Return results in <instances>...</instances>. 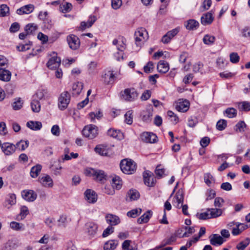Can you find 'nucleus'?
<instances>
[{
    "label": "nucleus",
    "instance_id": "nucleus-50",
    "mask_svg": "<svg viewBox=\"0 0 250 250\" xmlns=\"http://www.w3.org/2000/svg\"><path fill=\"white\" fill-rule=\"evenodd\" d=\"M142 212L141 208H135L132 209L127 213V215L132 218H135L139 216Z\"/></svg>",
    "mask_w": 250,
    "mask_h": 250
},
{
    "label": "nucleus",
    "instance_id": "nucleus-33",
    "mask_svg": "<svg viewBox=\"0 0 250 250\" xmlns=\"http://www.w3.org/2000/svg\"><path fill=\"white\" fill-rule=\"evenodd\" d=\"M83 88V84L81 82H77L73 84L72 93L74 95L80 94Z\"/></svg>",
    "mask_w": 250,
    "mask_h": 250
},
{
    "label": "nucleus",
    "instance_id": "nucleus-45",
    "mask_svg": "<svg viewBox=\"0 0 250 250\" xmlns=\"http://www.w3.org/2000/svg\"><path fill=\"white\" fill-rule=\"evenodd\" d=\"M11 228L15 230H21L24 229V225L22 223L13 221L10 223Z\"/></svg>",
    "mask_w": 250,
    "mask_h": 250
},
{
    "label": "nucleus",
    "instance_id": "nucleus-5",
    "mask_svg": "<svg viewBox=\"0 0 250 250\" xmlns=\"http://www.w3.org/2000/svg\"><path fill=\"white\" fill-rule=\"evenodd\" d=\"M82 133L85 137L93 139L98 134V128L94 125H88L84 126Z\"/></svg>",
    "mask_w": 250,
    "mask_h": 250
},
{
    "label": "nucleus",
    "instance_id": "nucleus-30",
    "mask_svg": "<svg viewBox=\"0 0 250 250\" xmlns=\"http://www.w3.org/2000/svg\"><path fill=\"white\" fill-rule=\"evenodd\" d=\"M152 215V212L150 210H148L137 219L138 223L142 224L147 223Z\"/></svg>",
    "mask_w": 250,
    "mask_h": 250
},
{
    "label": "nucleus",
    "instance_id": "nucleus-21",
    "mask_svg": "<svg viewBox=\"0 0 250 250\" xmlns=\"http://www.w3.org/2000/svg\"><path fill=\"white\" fill-rule=\"evenodd\" d=\"M96 18L94 16H90L87 22L82 21L79 27L80 30H83L86 28L90 27L96 21Z\"/></svg>",
    "mask_w": 250,
    "mask_h": 250
},
{
    "label": "nucleus",
    "instance_id": "nucleus-9",
    "mask_svg": "<svg viewBox=\"0 0 250 250\" xmlns=\"http://www.w3.org/2000/svg\"><path fill=\"white\" fill-rule=\"evenodd\" d=\"M66 41L69 47L76 50L79 49L80 46V41L79 38L74 34H71L67 36Z\"/></svg>",
    "mask_w": 250,
    "mask_h": 250
},
{
    "label": "nucleus",
    "instance_id": "nucleus-27",
    "mask_svg": "<svg viewBox=\"0 0 250 250\" xmlns=\"http://www.w3.org/2000/svg\"><path fill=\"white\" fill-rule=\"evenodd\" d=\"M199 25V22L195 20H188L185 23V26L188 30H193L196 29Z\"/></svg>",
    "mask_w": 250,
    "mask_h": 250
},
{
    "label": "nucleus",
    "instance_id": "nucleus-46",
    "mask_svg": "<svg viewBox=\"0 0 250 250\" xmlns=\"http://www.w3.org/2000/svg\"><path fill=\"white\" fill-rule=\"evenodd\" d=\"M250 238H247L243 241L238 243L236 246V248L238 250H244L250 244Z\"/></svg>",
    "mask_w": 250,
    "mask_h": 250
},
{
    "label": "nucleus",
    "instance_id": "nucleus-54",
    "mask_svg": "<svg viewBox=\"0 0 250 250\" xmlns=\"http://www.w3.org/2000/svg\"><path fill=\"white\" fill-rule=\"evenodd\" d=\"M72 5L70 3L65 2L64 4L60 5V8L62 13H66L71 11Z\"/></svg>",
    "mask_w": 250,
    "mask_h": 250
},
{
    "label": "nucleus",
    "instance_id": "nucleus-64",
    "mask_svg": "<svg viewBox=\"0 0 250 250\" xmlns=\"http://www.w3.org/2000/svg\"><path fill=\"white\" fill-rule=\"evenodd\" d=\"M103 191L108 195H113L115 193L114 188L110 185H105Z\"/></svg>",
    "mask_w": 250,
    "mask_h": 250
},
{
    "label": "nucleus",
    "instance_id": "nucleus-4",
    "mask_svg": "<svg viewBox=\"0 0 250 250\" xmlns=\"http://www.w3.org/2000/svg\"><path fill=\"white\" fill-rule=\"evenodd\" d=\"M125 43L126 40L123 37L115 39L112 42L113 44L116 46L117 50L121 52V57H117V60L118 61L124 60V51L126 48Z\"/></svg>",
    "mask_w": 250,
    "mask_h": 250
},
{
    "label": "nucleus",
    "instance_id": "nucleus-19",
    "mask_svg": "<svg viewBox=\"0 0 250 250\" xmlns=\"http://www.w3.org/2000/svg\"><path fill=\"white\" fill-rule=\"evenodd\" d=\"M34 9V6L33 5L28 4L17 9V13L19 15L28 14L32 12Z\"/></svg>",
    "mask_w": 250,
    "mask_h": 250
},
{
    "label": "nucleus",
    "instance_id": "nucleus-35",
    "mask_svg": "<svg viewBox=\"0 0 250 250\" xmlns=\"http://www.w3.org/2000/svg\"><path fill=\"white\" fill-rule=\"evenodd\" d=\"M112 186L114 188L119 190L122 187V181L118 176H115L112 179Z\"/></svg>",
    "mask_w": 250,
    "mask_h": 250
},
{
    "label": "nucleus",
    "instance_id": "nucleus-62",
    "mask_svg": "<svg viewBox=\"0 0 250 250\" xmlns=\"http://www.w3.org/2000/svg\"><path fill=\"white\" fill-rule=\"evenodd\" d=\"M152 114L148 111H144L142 114V119L144 121L149 122L152 118Z\"/></svg>",
    "mask_w": 250,
    "mask_h": 250
},
{
    "label": "nucleus",
    "instance_id": "nucleus-60",
    "mask_svg": "<svg viewBox=\"0 0 250 250\" xmlns=\"http://www.w3.org/2000/svg\"><path fill=\"white\" fill-rule=\"evenodd\" d=\"M155 173L158 178H161L164 175L165 169L161 166H158L155 169Z\"/></svg>",
    "mask_w": 250,
    "mask_h": 250
},
{
    "label": "nucleus",
    "instance_id": "nucleus-32",
    "mask_svg": "<svg viewBox=\"0 0 250 250\" xmlns=\"http://www.w3.org/2000/svg\"><path fill=\"white\" fill-rule=\"evenodd\" d=\"M19 246L18 242L14 240H9L3 248V250H13Z\"/></svg>",
    "mask_w": 250,
    "mask_h": 250
},
{
    "label": "nucleus",
    "instance_id": "nucleus-56",
    "mask_svg": "<svg viewBox=\"0 0 250 250\" xmlns=\"http://www.w3.org/2000/svg\"><path fill=\"white\" fill-rule=\"evenodd\" d=\"M209 212L207 210V211L202 213H198L196 214L197 217L200 220H206L211 218L209 216Z\"/></svg>",
    "mask_w": 250,
    "mask_h": 250
},
{
    "label": "nucleus",
    "instance_id": "nucleus-22",
    "mask_svg": "<svg viewBox=\"0 0 250 250\" xmlns=\"http://www.w3.org/2000/svg\"><path fill=\"white\" fill-rule=\"evenodd\" d=\"M169 69V64L165 61H160L157 64L158 72L162 73H166Z\"/></svg>",
    "mask_w": 250,
    "mask_h": 250
},
{
    "label": "nucleus",
    "instance_id": "nucleus-52",
    "mask_svg": "<svg viewBox=\"0 0 250 250\" xmlns=\"http://www.w3.org/2000/svg\"><path fill=\"white\" fill-rule=\"evenodd\" d=\"M246 127V125L244 121L239 122L235 126L234 129L236 131L243 132Z\"/></svg>",
    "mask_w": 250,
    "mask_h": 250
},
{
    "label": "nucleus",
    "instance_id": "nucleus-20",
    "mask_svg": "<svg viewBox=\"0 0 250 250\" xmlns=\"http://www.w3.org/2000/svg\"><path fill=\"white\" fill-rule=\"evenodd\" d=\"M105 219L107 223L111 226L117 225L120 222L119 218L117 216L112 214H107Z\"/></svg>",
    "mask_w": 250,
    "mask_h": 250
},
{
    "label": "nucleus",
    "instance_id": "nucleus-37",
    "mask_svg": "<svg viewBox=\"0 0 250 250\" xmlns=\"http://www.w3.org/2000/svg\"><path fill=\"white\" fill-rule=\"evenodd\" d=\"M176 240V236L174 235H171L169 238L164 239L158 248H162L166 245H171Z\"/></svg>",
    "mask_w": 250,
    "mask_h": 250
},
{
    "label": "nucleus",
    "instance_id": "nucleus-48",
    "mask_svg": "<svg viewBox=\"0 0 250 250\" xmlns=\"http://www.w3.org/2000/svg\"><path fill=\"white\" fill-rule=\"evenodd\" d=\"M133 111L129 110L125 115V122L128 125H131L133 122Z\"/></svg>",
    "mask_w": 250,
    "mask_h": 250
},
{
    "label": "nucleus",
    "instance_id": "nucleus-51",
    "mask_svg": "<svg viewBox=\"0 0 250 250\" xmlns=\"http://www.w3.org/2000/svg\"><path fill=\"white\" fill-rule=\"evenodd\" d=\"M103 116V114L100 111H98L97 112H90L89 113V117L91 120V121L94 122L95 118L97 119H101Z\"/></svg>",
    "mask_w": 250,
    "mask_h": 250
},
{
    "label": "nucleus",
    "instance_id": "nucleus-28",
    "mask_svg": "<svg viewBox=\"0 0 250 250\" xmlns=\"http://www.w3.org/2000/svg\"><path fill=\"white\" fill-rule=\"evenodd\" d=\"M115 76L111 71H108L103 77V81L106 84L112 83L114 82Z\"/></svg>",
    "mask_w": 250,
    "mask_h": 250
},
{
    "label": "nucleus",
    "instance_id": "nucleus-11",
    "mask_svg": "<svg viewBox=\"0 0 250 250\" xmlns=\"http://www.w3.org/2000/svg\"><path fill=\"white\" fill-rule=\"evenodd\" d=\"M21 195L22 198L28 202H33L37 197V194L33 190L25 189L22 191Z\"/></svg>",
    "mask_w": 250,
    "mask_h": 250
},
{
    "label": "nucleus",
    "instance_id": "nucleus-7",
    "mask_svg": "<svg viewBox=\"0 0 250 250\" xmlns=\"http://www.w3.org/2000/svg\"><path fill=\"white\" fill-rule=\"evenodd\" d=\"M134 36L136 44L139 46L148 38L146 30L143 28L138 29L135 32Z\"/></svg>",
    "mask_w": 250,
    "mask_h": 250
},
{
    "label": "nucleus",
    "instance_id": "nucleus-63",
    "mask_svg": "<svg viewBox=\"0 0 250 250\" xmlns=\"http://www.w3.org/2000/svg\"><path fill=\"white\" fill-rule=\"evenodd\" d=\"M6 202L10 205H13L16 203V196L14 194H9Z\"/></svg>",
    "mask_w": 250,
    "mask_h": 250
},
{
    "label": "nucleus",
    "instance_id": "nucleus-55",
    "mask_svg": "<svg viewBox=\"0 0 250 250\" xmlns=\"http://www.w3.org/2000/svg\"><path fill=\"white\" fill-rule=\"evenodd\" d=\"M67 224V217L65 215H62L58 220V226L65 227Z\"/></svg>",
    "mask_w": 250,
    "mask_h": 250
},
{
    "label": "nucleus",
    "instance_id": "nucleus-25",
    "mask_svg": "<svg viewBox=\"0 0 250 250\" xmlns=\"http://www.w3.org/2000/svg\"><path fill=\"white\" fill-rule=\"evenodd\" d=\"M189 103L187 100L179 102L176 106V109L180 112H186L189 108Z\"/></svg>",
    "mask_w": 250,
    "mask_h": 250
},
{
    "label": "nucleus",
    "instance_id": "nucleus-31",
    "mask_svg": "<svg viewBox=\"0 0 250 250\" xmlns=\"http://www.w3.org/2000/svg\"><path fill=\"white\" fill-rule=\"evenodd\" d=\"M207 210L209 212V216L211 218H214L219 217L222 215L223 213L222 209L217 208H208Z\"/></svg>",
    "mask_w": 250,
    "mask_h": 250
},
{
    "label": "nucleus",
    "instance_id": "nucleus-34",
    "mask_svg": "<svg viewBox=\"0 0 250 250\" xmlns=\"http://www.w3.org/2000/svg\"><path fill=\"white\" fill-rule=\"evenodd\" d=\"M31 107L33 112L38 113L41 110V104L38 99H33L31 102Z\"/></svg>",
    "mask_w": 250,
    "mask_h": 250
},
{
    "label": "nucleus",
    "instance_id": "nucleus-15",
    "mask_svg": "<svg viewBox=\"0 0 250 250\" xmlns=\"http://www.w3.org/2000/svg\"><path fill=\"white\" fill-rule=\"evenodd\" d=\"M16 148L15 145L10 143H4L1 146L2 151L6 155H10L13 154Z\"/></svg>",
    "mask_w": 250,
    "mask_h": 250
},
{
    "label": "nucleus",
    "instance_id": "nucleus-40",
    "mask_svg": "<svg viewBox=\"0 0 250 250\" xmlns=\"http://www.w3.org/2000/svg\"><path fill=\"white\" fill-rule=\"evenodd\" d=\"M237 110L233 107H229L226 109L224 113L229 118H234L237 115Z\"/></svg>",
    "mask_w": 250,
    "mask_h": 250
},
{
    "label": "nucleus",
    "instance_id": "nucleus-26",
    "mask_svg": "<svg viewBox=\"0 0 250 250\" xmlns=\"http://www.w3.org/2000/svg\"><path fill=\"white\" fill-rule=\"evenodd\" d=\"M118 245V242L117 240H110L104 244V250H114Z\"/></svg>",
    "mask_w": 250,
    "mask_h": 250
},
{
    "label": "nucleus",
    "instance_id": "nucleus-58",
    "mask_svg": "<svg viewBox=\"0 0 250 250\" xmlns=\"http://www.w3.org/2000/svg\"><path fill=\"white\" fill-rule=\"evenodd\" d=\"M227 122L225 120H220L216 124V128L218 130L222 131L227 126Z\"/></svg>",
    "mask_w": 250,
    "mask_h": 250
},
{
    "label": "nucleus",
    "instance_id": "nucleus-18",
    "mask_svg": "<svg viewBox=\"0 0 250 250\" xmlns=\"http://www.w3.org/2000/svg\"><path fill=\"white\" fill-rule=\"evenodd\" d=\"M213 20L212 14L209 12L203 15L201 18V22L203 25H206L211 24Z\"/></svg>",
    "mask_w": 250,
    "mask_h": 250
},
{
    "label": "nucleus",
    "instance_id": "nucleus-59",
    "mask_svg": "<svg viewBox=\"0 0 250 250\" xmlns=\"http://www.w3.org/2000/svg\"><path fill=\"white\" fill-rule=\"evenodd\" d=\"M211 3V0H204L201 7L200 11L203 12L208 10L210 8Z\"/></svg>",
    "mask_w": 250,
    "mask_h": 250
},
{
    "label": "nucleus",
    "instance_id": "nucleus-61",
    "mask_svg": "<svg viewBox=\"0 0 250 250\" xmlns=\"http://www.w3.org/2000/svg\"><path fill=\"white\" fill-rule=\"evenodd\" d=\"M204 181L208 186H210L214 181V178L210 173H206L204 175Z\"/></svg>",
    "mask_w": 250,
    "mask_h": 250
},
{
    "label": "nucleus",
    "instance_id": "nucleus-38",
    "mask_svg": "<svg viewBox=\"0 0 250 250\" xmlns=\"http://www.w3.org/2000/svg\"><path fill=\"white\" fill-rule=\"evenodd\" d=\"M215 41V37L214 36L207 34L204 36L203 39V42L207 45H210L214 43Z\"/></svg>",
    "mask_w": 250,
    "mask_h": 250
},
{
    "label": "nucleus",
    "instance_id": "nucleus-17",
    "mask_svg": "<svg viewBox=\"0 0 250 250\" xmlns=\"http://www.w3.org/2000/svg\"><path fill=\"white\" fill-rule=\"evenodd\" d=\"M85 199L90 203H95L97 200V195L96 193L91 190L87 189L84 193Z\"/></svg>",
    "mask_w": 250,
    "mask_h": 250
},
{
    "label": "nucleus",
    "instance_id": "nucleus-57",
    "mask_svg": "<svg viewBox=\"0 0 250 250\" xmlns=\"http://www.w3.org/2000/svg\"><path fill=\"white\" fill-rule=\"evenodd\" d=\"M29 213V210L26 206H22L21 208V212L19 215L20 216V219H23Z\"/></svg>",
    "mask_w": 250,
    "mask_h": 250
},
{
    "label": "nucleus",
    "instance_id": "nucleus-6",
    "mask_svg": "<svg viewBox=\"0 0 250 250\" xmlns=\"http://www.w3.org/2000/svg\"><path fill=\"white\" fill-rule=\"evenodd\" d=\"M70 95L67 91L62 92L58 98V108L61 110H64L68 106L70 102Z\"/></svg>",
    "mask_w": 250,
    "mask_h": 250
},
{
    "label": "nucleus",
    "instance_id": "nucleus-29",
    "mask_svg": "<svg viewBox=\"0 0 250 250\" xmlns=\"http://www.w3.org/2000/svg\"><path fill=\"white\" fill-rule=\"evenodd\" d=\"M27 126L33 130H39L42 127V123L39 121H29L26 124Z\"/></svg>",
    "mask_w": 250,
    "mask_h": 250
},
{
    "label": "nucleus",
    "instance_id": "nucleus-23",
    "mask_svg": "<svg viewBox=\"0 0 250 250\" xmlns=\"http://www.w3.org/2000/svg\"><path fill=\"white\" fill-rule=\"evenodd\" d=\"M39 181L43 186L45 187H52L53 185L52 179L48 175L40 178Z\"/></svg>",
    "mask_w": 250,
    "mask_h": 250
},
{
    "label": "nucleus",
    "instance_id": "nucleus-14",
    "mask_svg": "<svg viewBox=\"0 0 250 250\" xmlns=\"http://www.w3.org/2000/svg\"><path fill=\"white\" fill-rule=\"evenodd\" d=\"M141 139L146 143H154L156 142L157 137L151 132H144L141 135Z\"/></svg>",
    "mask_w": 250,
    "mask_h": 250
},
{
    "label": "nucleus",
    "instance_id": "nucleus-53",
    "mask_svg": "<svg viewBox=\"0 0 250 250\" xmlns=\"http://www.w3.org/2000/svg\"><path fill=\"white\" fill-rule=\"evenodd\" d=\"M185 229L186 230L185 232L183 233L181 237H188L191 234L194 233L195 230L194 227H185Z\"/></svg>",
    "mask_w": 250,
    "mask_h": 250
},
{
    "label": "nucleus",
    "instance_id": "nucleus-39",
    "mask_svg": "<svg viewBox=\"0 0 250 250\" xmlns=\"http://www.w3.org/2000/svg\"><path fill=\"white\" fill-rule=\"evenodd\" d=\"M29 144V141L27 140H21L16 144L15 146L16 148H18L19 150L23 151L28 147Z\"/></svg>",
    "mask_w": 250,
    "mask_h": 250
},
{
    "label": "nucleus",
    "instance_id": "nucleus-3",
    "mask_svg": "<svg viewBox=\"0 0 250 250\" xmlns=\"http://www.w3.org/2000/svg\"><path fill=\"white\" fill-rule=\"evenodd\" d=\"M121 94L122 98L127 102H133L138 97V93L134 88H126L121 92Z\"/></svg>",
    "mask_w": 250,
    "mask_h": 250
},
{
    "label": "nucleus",
    "instance_id": "nucleus-12",
    "mask_svg": "<svg viewBox=\"0 0 250 250\" xmlns=\"http://www.w3.org/2000/svg\"><path fill=\"white\" fill-rule=\"evenodd\" d=\"M144 183L148 187H153L155 183V179L152 173L146 171L143 174Z\"/></svg>",
    "mask_w": 250,
    "mask_h": 250
},
{
    "label": "nucleus",
    "instance_id": "nucleus-10",
    "mask_svg": "<svg viewBox=\"0 0 250 250\" xmlns=\"http://www.w3.org/2000/svg\"><path fill=\"white\" fill-rule=\"evenodd\" d=\"M98 226L94 222H88L85 224V232L89 238H92L97 234Z\"/></svg>",
    "mask_w": 250,
    "mask_h": 250
},
{
    "label": "nucleus",
    "instance_id": "nucleus-49",
    "mask_svg": "<svg viewBox=\"0 0 250 250\" xmlns=\"http://www.w3.org/2000/svg\"><path fill=\"white\" fill-rule=\"evenodd\" d=\"M37 29V26L33 23H30L26 25L24 30L28 35L32 34Z\"/></svg>",
    "mask_w": 250,
    "mask_h": 250
},
{
    "label": "nucleus",
    "instance_id": "nucleus-24",
    "mask_svg": "<svg viewBox=\"0 0 250 250\" xmlns=\"http://www.w3.org/2000/svg\"><path fill=\"white\" fill-rule=\"evenodd\" d=\"M11 77V73L8 70L3 68H0V80L8 82L10 80Z\"/></svg>",
    "mask_w": 250,
    "mask_h": 250
},
{
    "label": "nucleus",
    "instance_id": "nucleus-43",
    "mask_svg": "<svg viewBox=\"0 0 250 250\" xmlns=\"http://www.w3.org/2000/svg\"><path fill=\"white\" fill-rule=\"evenodd\" d=\"M238 108L240 110L248 111L250 110V102H242L238 103Z\"/></svg>",
    "mask_w": 250,
    "mask_h": 250
},
{
    "label": "nucleus",
    "instance_id": "nucleus-47",
    "mask_svg": "<svg viewBox=\"0 0 250 250\" xmlns=\"http://www.w3.org/2000/svg\"><path fill=\"white\" fill-rule=\"evenodd\" d=\"M184 201V195L182 191H178L173 197V203L183 204Z\"/></svg>",
    "mask_w": 250,
    "mask_h": 250
},
{
    "label": "nucleus",
    "instance_id": "nucleus-16",
    "mask_svg": "<svg viewBox=\"0 0 250 250\" xmlns=\"http://www.w3.org/2000/svg\"><path fill=\"white\" fill-rule=\"evenodd\" d=\"M209 238L210 244L215 246L221 245L225 241L221 236L217 234H212Z\"/></svg>",
    "mask_w": 250,
    "mask_h": 250
},
{
    "label": "nucleus",
    "instance_id": "nucleus-44",
    "mask_svg": "<svg viewBox=\"0 0 250 250\" xmlns=\"http://www.w3.org/2000/svg\"><path fill=\"white\" fill-rule=\"evenodd\" d=\"M108 135L115 138L120 139L122 136V133L119 130L109 129L107 131Z\"/></svg>",
    "mask_w": 250,
    "mask_h": 250
},
{
    "label": "nucleus",
    "instance_id": "nucleus-13",
    "mask_svg": "<svg viewBox=\"0 0 250 250\" xmlns=\"http://www.w3.org/2000/svg\"><path fill=\"white\" fill-rule=\"evenodd\" d=\"M179 31L178 28L173 29L165 34L162 38L161 41L165 44L169 43L171 39L176 35Z\"/></svg>",
    "mask_w": 250,
    "mask_h": 250
},
{
    "label": "nucleus",
    "instance_id": "nucleus-36",
    "mask_svg": "<svg viewBox=\"0 0 250 250\" xmlns=\"http://www.w3.org/2000/svg\"><path fill=\"white\" fill-rule=\"evenodd\" d=\"M42 167L41 165H37L32 167L30 170V175L32 178H36L40 173Z\"/></svg>",
    "mask_w": 250,
    "mask_h": 250
},
{
    "label": "nucleus",
    "instance_id": "nucleus-1",
    "mask_svg": "<svg viewBox=\"0 0 250 250\" xmlns=\"http://www.w3.org/2000/svg\"><path fill=\"white\" fill-rule=\"evenodd\" d=\"M84 174L87 176L93 177L95 180L100 182L105 180L106 177V174L103 170L91 167L86 168L84 170Z\"/></svg>",
    "mask_w": 250,
    "mask_h": 250
},
{
    "label": "nucleus",
    "instance_id": "nucleus-2",
    "mask_svg": "<svg viewBox=\"0 0 250 250\" xmlns=\"http://www.w3.org/2000/svg\"><path fill=\"white\" fill-rule=\"evenodd\" d=\"M120 167L121 170L124 173L130 174L136 170V165L134 161L131 160L125 159L121 161Z\"/></svg>",
    "mask_w": 250,
    "mask_h": 250
},
{
    "label": "nucleus",
    "instance_id": "nucleus-42",
    "mask_svg": "<svg viewBox=\"0 0 250 250\" xmlns=\"http://www.w3.org/2000/svg\"><path fill=\"white\" fill-rule=\"evenodd\" d=\"M9 15V8L6 4L0 5V17H4Z\"/></svg>",
    "mask_w": 250,
    "mask_h": 250
},
{
    "label": "nucleus",
    "instance_id": "nucleus-8",
    "mask_svg": "<svg viewBox=\"0 0 250 250\" xmlns=\"http://www.w3.org/2000/svg\"><path fill=\"white\" fill-rule=\"evenodd\" d=\"M61 62V59L57 56L56 52H53L51 57L49 59L46 65L50 69H56L58 68Z\"/></svg>",
    "mask_w": 250,
    "mask_h": 250
},
{
    "label": "nucleus",
    "instance_id": "nucleus-41",
    "mask_svg": "<svg viewBox=\"0 0 250 250\" xmlns=\"http://www.w3.org/2000/svg\"><path fill=\"white\" fill-rule=\"evenodd\" d=\"M127 196L130 200H135L139 198L140 194L136 189H130L127 192Z\"/></svg>",
    "mask_w": 250,
    "mask_h": 250
}]
</instances>
